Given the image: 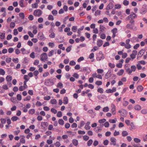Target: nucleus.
<instances>
[{
	"label": "nucleus",
	"mask_w": 147,
	"mask_h": 147,
	"mask_svg": "<svg viewBox=\"0 0 147 147\" xmlns=\"http://www.w3.org/2000/svg\"><path fill=\"white\" fill-rule=\"evenodd\" d=\"M5 74V71L4 70L2 69H0V75H2L3 76Z\"/></svg>",
	"instance_id": "31"
},
{
	"label": "nucleus",
	"mask_w": 147,
	"mask_h": 147,
	"mask_svg": "<svg viewBox=\"0 0 147 147\" xmlns=\"http://www.w3.org/2000/svg\"><path fill=\"white\" fill-rule=\"evenodd\" d=\"M114 7V5L112 3H109L106 7V9L109 10L112 9Z\"/></svg>",
	"instance_id": "8"
},
{
	"label": "nucleus",
	"mask_w": 147,
	"mask_h": 147,
	"mask_svg": "<svg viewBox=\"0 0 147 147\" xmlns=\"http://www.w3.org/2000/svg\"><path fill=\"white\" fill-rule=\"evenodd\" d=\"M117 119H115V120L114 119H111L109 120V121L111 123H115L116 122Z\"/></svg>",
	"instance_id": "53"
},
{
	"label": "nucleus",
	"mask_w": 147,
	"mask_h": 147,
	"mask_svg": "<svg viewBox=\"0 0 147 147\" xmlns=\"http://www.w3.org/2000/svg\"><path fill=\"white\" fill-rule=\"evenodd\" d=\"M94 130L96 132H98L101 131V129L100 128V127H97L95 128Z\"/></svg>",
	"instance_id": "33"
},
{
	"label": "nucleus",
	"mask_w": 147,
	"mask_h": 147,
	"mask_svg": "<svg viewBox=\"0 0 147 147\" xmlns=\"http://www.w3.org/2000/svg\"><path fill=\"white\" fill-rule=\"evenodd\" d=\"M51 111L55 114H56L57 112V110L53 108H52L51 109Z\"/></svg>",
	"instance_id": "58"
},
{
	"label": "nucleus",
	"mask_w": 147,
	"mask_h": 147,
	"mask_svg": "<svg viewBox=\"0 0 147 147\" xmlns=\"http://www.w3.org/2000/svg\"><path fill=\"white\" fill-rule=\"evenodd\" d=\"M0 38L1 40H2L4 39L5 38V33H1L0 32Z\"/></svg>",
	"instance_id": "28"
},
{
	"label": "nucleus",
	"mask_w": 147,
	"mask_h": 147,
	"mask_svg": "<svg viewBox=\"0 0 147 147\" xmlns=\"http://www.w3.org/2000/svg\"><path fill=\"white\" fill-rule=\"evenodd\" d=\"M137 16L134 13H131L128 17L127 20H133L135 18L137 17Z\"/></svg>",
	"instance_id": "2"
},
{
	"label": "nucleus",
	"mask_w": 147,
	"mask_h": 147,
	"mask_svg": "<svg viewBox=\"0 0 147 147\" xmlns=\"http://www.w3.org/2000/svg\"><path fill=\"white\" fill-rule=\"evenodd\" d=\"M49 36L50 38H53L55 36V34L54 32H52L50 35H49Z\"/></svg>",
	"instance_id": "56"
},
{
	"label": "nucleus",
	"mask_w": 147,
	"mask_h": 147,
	"mask_svg": "<svg viewBox=\"0 0 147 147\" xmlns=\"http://www.w3.org/2000/svg\"><path fill=\"white\" fill-rule=\"evenodd\" d=\"M126 28L127 29H131L134 30H136L137 28L134 25L128 24L126 26Z\"/></svg>",
	"instance_id": "7"
},
{
	"label": "nucleus",
	"mask_w": 147,
	"mask_h": 147,
	"mask_svg": "<svg viewBox=\"0 0 147 147\" xmlns=\"http://www.w3.org/2000/svg\"><path fill=\"white\" fill-rule=\"evenodd\" d=\"M103 44V42L101 40H98L97 41V45L99 47H101Z\"/></svg>",
	"instance_id": "15"
},
{
	"label": "nucleus",
	"mask_w": 147,
	"mask_h": 147,
	"mask_svg": "<svg viewBox=\"0 0 147 147\" xmlns=\"http://www.w3.org/2000/svg\"><path fill=\"white\" fill-rule=\"evenodd\" d=\"M48 19L49 20H54L53 17L52 15H49L48 17Z\"/></svg>",
	"instance_id": "62"
},
{
	"label": "nucleus",
	"mask_w": 147,
	"mask_h": 147,
	"mask_svg": "<svg viewBox=\"0 0 147 147\" xmlns=\"http://www.w3.org/2000/svg\"><path fill=\"white\" fill-rule=\"evenodd\" d=\"M32 8H37L38 6V3H36L34 4H32Z\"/></svg>",
	"instance_id": "37"
},
{
	"label": "nucleus",
	"mask_w": 147,
	"mask_h": 147,
	"mask_svg": "<svg viewBox=\"0 0 147 147\" xmlns=\"http://www.w3.org/2000/svg\"><path fill=\"white\" fill-rule=\"evenodd\" d=\"M124 72V70L123 69H121L117 73V75L118 76L122 75Z\"/></svg>",
	"instance_id": "25"
},
{
	"label": "nucleus",
	"mask_w": 147,
	"mask_h": 147,
	"mask_svg": "<svg viewBox=\"0 0 147 147\" xmlns=\"http://www.w3.org/2000/svg\"><path fill=\"white\" fill-rule=\"evenodd\" d=\"M95 84L98 85H101L102 84V82L101 81H97L95 82Z\"/></svg>",
	"instance_id": "49"
},
{
	"label": "nucleus",
	"mask_w": 147,
	"mask_h": 147,
	"mask_svg": "<svg viewBox=\"0 0 147 147\" xmlns=\"http://www.w3.org/2000/svg\"><path fill=\"white\" fill-rule=\"evenodd\" d=\"M93 141L92 140L90 139L87 142V145L88 146H90L92 143Z\"/></svg>",
	"instance_id": "35"
},
{
	"label": "nucleus",
	"mask_w": 147,
	"mask_h": 147,
	"mask_svg": "<svg viewBox=\"0 0 147 147\" xmlns=\"http://www.w3.org/2000/svg\"><path fill=\"white\" fill-rule=\"evenodd\" d=\"M57 116L58 117H61L62 116V113L61 111H58L57 114Z\"/></svg>",
	"instance_id": "54"
},
{
	"label": "nucleus",
	"mask_w": 147,
	"mask_h": 147,
	"mask_svg": "<svg viewBox=\"0 0 147 147\" xmlns=\"http://www.w3.org/2000/svg\"><path fill=\"white\" fill-rule=\"evenodd\" d=\"M112 109L111 112L113 115H115V114L116 107L114 104H112L111 105Z\"/></svg>",
	"instance_id": "9"
},
{
	"label": "nucleus",
	"mask_w": 147,
	"mask_h": 147,
	"mask_svg": "<svg viewBox=\"0 0 147 147\" xmlns=\"http://www.w3.org/2000/svg\"><path fill=\"white\" fill-rule=\"evenodd\" d=\"M24 79L25 80L24 81H26L27 82L29 80V78L28 77V76L27 75H25L24 77Z\"/></svg>",
	"instance_id": "32"
},
{
	"label": "nucleus",
	"mask_w": 147,
	"mask_h": 147,
	"mask_svg": "<svg viewBox=\"0 0 147 147\" xmlns=\"http://www.w3.org/2000/svg\"><path fill=\"white\" fill-rule=\"evenodd\" d=\"M134 140L135 142L137 143H139L141 141L140 139L137 138H134Z\"/></svg>",
	"instance_id": "41"
},
{
	"label": "nucleus",
	"mask_w": 147,
	"mask_h": 147,
	"mask_svg": "<svg viewBox=\"0 0 147 147\" xmlns=\"http://www.w3.org/2000/svg\"><path fill=\"white\" fill-rule=\"evenodd\" d=\"M99 54L98 56L96 57L97 60L100 61L103 60L105 58L103 54H102L101 51L99 52Z\"/></svg>",
	"instance_id": "5"
},
{
	"label": "nucleus",
	"mask_w": 147,
	"mask_h": 147,
	"mask_svg": "<svg viewBox=\"0 0 147 147\" xmlns=\"http://www.w3.org/2000/svg\"><path fill=\"white\" fill-rule=\"evenodd\" d=\"M100 32H103L104 31H105V30L106 29V28L104 27L102 25H100Z\"/></svg>",
	"instance_id": "18"
},
{
	"label": "nucleus",
	"mask_w": 147,
	"mask_h": 147,
	"mask_svg": "<svg viewBox=\"0 0 147 147\" xmlns=\"http://www.w3.org/2000/svg\"><path fill=\"white\" fill-rule=\"evenodd\" d=\"M111 76V71H108L105 75V78L106 79H108Z\"/></svg>",
	"instance_id": "16"
},
{
	"label": "nucleus",
	"mask_w": 147,
	"mask_h": 147,
	"mask_svg": "<svg viewBox=\"0 0 147 147\" xmlns=\"http://www.w3.org/2000/svg\"><path fill=\"white\" fill-rule=\"evenodd\" d=\"M118 112L120 113L121 115L123 117H126L127 115V113L125 109H122L119 110Z\"/></svg>",
	"instance_id": "6"
},
{
	"label": "nucleus",
	"mask_w": 147,
	"mask_h": 147,
	"mask_svg": "<svg viewBox=\"0 0 147 147\" xmlns=\"http://www.w3.org/2000/svg\"><path fill=\"white\" fill-rule=\"evenodd\" d=\"M51 98V96H47L44 97V99L45 100H49Z\"/></svg>",
	"instance_id": "55"
},
{
	"label": "nucleus",
	"mask_w": 147,
	"mask_h": 147,
	"mask_svg": "<svg viewBox=\"0 0 147 147\" xmlns=\"http://www.w3.org/2000/svg\"><path fill=\"white\" fill-rule=\"evenodd\" d=\"M19 119V118L16 116L13 117L11 118V120L13 121H16Z\"/></svg>",
	"instance_id": "26"
},
{
	"label": "nucleus",
	"mask_w": 147,
	"mask_h": 147,
	"mask_svg": "<svg viewBox=\"0 0 147 147\" xmlns=\"http://www.w3.org/2000/svg\"><path fill=\"white\" fill-rule=\"evenodd\" d=\"M72 142L74 146H77L78 143V141L75 139H74L72 140Z\"/></svg>",
	"instance_id": "14"
},
{
	"label": "nucleus",
	"mask_w": 147,
	"mask_h": 147,
	"mask_svg": "<svg viewBox=\"0 0 147 147\" xmlns=\"http://www.w3.org/2000/svg\"><path fill=\"white\" fill-rule=\"evenodd\" d=\"M145 50L144 49H142L138 53L137 57L138 58L141 57L144 54L145 52Z\"/></svg>",
	"instance_id": "10"
},
{
	"label": "nucleus",
	"mask_w": 147,
	"mask_h": 147,
	"mask_svg": "<svg viewBox=\"0 0 147 147\" xmlns=\"http://www.w3.org/2000/svg\"><path fill=\"white\" fill-rule=\"evenodd\" d=\"M109 110V108L108 107H106L103 108L102 111L104 112H107Z\"/></svg>",
	"instance_id": "39"
},
{
	"label": "nucleus",
	"mask_w": 147,
	"mask_h": 147,
	"mask_svg": "<svg viewBox=\"0 0 147 147\" xmlns=\"http://www.w3.org/2000/svg\"><path fill=\"white\" fill-rule=\"evenodd\" d=\"M14 51V49L12 48H9L8 49V51L9 53H11Z\"/></svg>",
	"instance_id": "64"
},
{
	"label": "nucleus",
	"mask_w": 147,
	"mask_h": 147,
	"mask_svg": "<svg viewBox=\"0 0 147 147\" xmlns=\"http://www.w3.org/2000/svg\"><path fill=\"white\" fill-rule=\"evenodd\" d=\"M63 103L65 104H67L68 103V100L67 97H64L63 99Z\"/></svg>",
	"instance_id": "20"
},
{
	"label": "nucleus",
	"mask_w": 147,
	"mask_h": 147,
	"mask_svg": "<svg viewBox=\"0 0 147 147\" xmlns=\"http://www.w3.org/2000/svg\"><path fill=\"white\" fill-rule=\"evenodd\" d=\"M121 6L120 5L117 4L115 5V8L116 9H119L121 8Z\"/></svg>",
	"instance_id": "36"
},
{
	"label": "nucleus",
	"mask_w": 147,
	"mask_h": 147,
	"mask_svg": "<svg viewBox=\"0 0 147 147\" xmlns=\"http://www.w3.org/2000/svg\"><path fill=\"white\" fill-rule=\"evenodd\" d=\"M125 71L128 74H131V69L129 67L125 68Z\"/></svg>",
	"instance_id": "23"
},
{
	"label": "nucleus",
	"mask_w": 147,
	"mask_h": 147,
	"mask_svg": "<svg viewBox=\"0 0 147 147\" xmlns=\"http://www.w3.org/2000/svg\"><path fill=\"white\" fill-rule=\"evenodd\" d=\"M130 125L131 127V128L130 129V130H132L133 129H136V127L134 125V122H131L130 123Z\"/></svg>",
	"instance_id": "12"
},
{
	"label": "nucleus",
	"mask_w": 147,
	"mask_h": 147,
	"mask_svg": "<svg viewBox=\"0 0 147 147\" xmlns=\"http://www.w3.org/2000/svg\"><path fill=\"white\" fill-rule=\"evenodd\" d=\"M128 135V133L127 131H123L122 132V135L123 136H125Z\"/></svg>",
	"instance_id": "43"
},
{
	"label": "nucleus",
	"mask_w": 147,
	"mask_h": 147,
	"mask_svg": "<svg viewBox=\"0 0 147 147\" xmlns=\"http://www.w3.org/2000/svg\"><path fill=\"white\" fill-rule=\"evenodd\" d=\"M52 13L54 16H56L57 14V11L56 10H53L52 11Z\"/></svg>",
	"instance_id": "51"
},
{
	"label": "nucleus",
	"mask_w": 147,
	"mask_h": 147,
	"mask_svg": "<svg viewBox=\"0 0 147 147\" xmlns=\"http://www.w3.org/2000/svg\"><path fill=\"white\" fill-rule=\"evenodd\" d=\"M21 138L20 140V143L23 144H24L25 143V136H21L20 137Z\"/></svg>",
	"instance_id": "13"
},
{
	"label": "nucleus",
	"mask_w": 147,
	"mask_h": 147,
	"mask_svg": "<svg viewBox=\"0 0 147 147\" xmlns=\"http://www.w3.org/2000/svg\"><path fill=\"white\" fill-rule=\"evenodd\" d=\"M84 28V26H82L81 27V28H79L77 31V33L80 34L81 33V30H83Z\"/></svg>",
	"instance_id": "30"
},
{
	"label": "nucleus",
	"mask_w": 147,
	"mask_h": 147,
	"mask_svg": "<svg viewBox=\"0 0 147 147\" xmlns=\"http://www.w3.org/2000/svg\"><path fill=\"white\" fill-rule=\"evenodd\" d=\"M137 89L139 92H141L143 89V87L142 85H139L138 86Z\"/></svg>",
	"instance_id": "21"
},
{
	"label": "nucleus",
	"mask_w": 147,
	"mask_h": 147,
	"mask_svg": "<svg viewBox=\"0 0 147 147\" xmlns=\"http://www.w3.org/2000/svg\"><path fill=\"white\" fill-rule=\"evenodd\" d=\"M76 62L73 60L70 61L69 63V65L71 66L74 65H76Z\"/></svg>",
	"instance_id": "48"
},
{
	"label": "nucleus",
	"mask_w": 147,
	"mask_h": 147,
	"mask_svg": "<svg viewBox=\"0 0 147 147\" xmlns=\"http://www.w3.org/2000/svg\"><path fill=\"white\" fill-rule=\"evenodd\" d=\"M54 50H52L51 51H50L49 53L48 54V56L49 57H51V56H52L54 53Z\"/></svg>",
	"instance_id": "40"
},
{
	"label": "nucleus",
	"mask_w": 147,
	"mask_h": 147,
	"mask_svg": "<svg viewBox=\"0 0 147 147\" xmlns=\"http://www.w3.org/2000/svg\"><path fill=\"white\" fill-rule=\"evenodd\" d=\"M20 17L22 19H23L24 18L25 16L23 13H20L19 14Z\"/></svg>",
	"instance_id": "44"
},
{
	"label": "nucleus",
	"mask_w": 147,
	"mask_h": 147,
	"mask_svg": "<svg viewBox=\"0 0 147 147\" xmlns=\"http://www.w3.org/2000/svg\"><path fill=\"white\" fill-rule=\"evenodd\" d=\"M35 112V110L34 109H31L29 111L28 113L29 114L33 115L34 113Z\"/></svg>",
	"instance_id": "29"
},
{
	"label": "nucleus",
	"mask_w": 147,
	"mask_h": 147,
	"mask_svg": "<svg viewBox=\"0 0 147 147\" xmlns=\"http://www.w3.org/2000/svg\"><path fill=\"white\" fill-rule=\"evenodd\" d=\"M129 104V102L127 101L124 100L123 103V105L125 107L126 106Z\"/></svg>",
	"instance_id": "50"
},
{
	"label": "nucleus",
	"mask_w": 147,
	"mask_h": 147,
	"mask_svg": "<svg viewBox=\"0 0 147 147\" xmlns=\"http://www.w3.org/2000/svg\"><path fill=\"white\" fill-rule=\"evenodd\" d=\"M57 87L59 88H62L63 87V84L61 82H59L57 86Z\"/></svg>",
	"instance_id": "24"
},
{
	"label": "nucleus",
	"mask_w": 147,
	"mask_h": 147,
	"mask_svg": "<svg viewBox=\"0 0 147 147\" xmlns=\"http://www.w3.org/2000/svg\"><path fill=\"white\" fill-rule=\"evenodd\" d=\"M97 92L101 94L103 93V89L102 88H99L97 89Z\"/></svg>",
	"instance_id": "61"
},
{
	"label": "nucleus",
	"mask_w": 147,
	"mask_h": 147,
	"mask_svg": "<svg viewBox=\"0 0 147 147\" xmlns=\"http://www.w3.org/2000/svg\"><path fill=\"white\" fill-rule=\"evenodd\" d=\"M31 98V96H27L26 98L24 100V101H29L30 100Z\"/></svg>",
	"instance_id": "57"
},
{
	"label": "nucleus",
	"mask_w": 147,
	"mask_h": 147,
	"mask_svg": "<svg viewBox=\"0 0 147 147\" xmlns=\"http://www.w3.org/2000/svg\"><path fill=\"white\" fill-rule=\"evenodd\" d=\"M97 71V73L98 74H102L104 72L103 70L102 69H98Z\"/></svg>",
	"instance_id": "47"
},
{
	"label": "nucleus",
	"mask_w": 147,
	"mask_h": 147,
	"mask_svg": "<svg viewBox=\"0 0 147 147\" xmlns=\"http://www.w3.org/2000/svg\"><path fill=\"white\" fill-rule=\"evenodd\" d=\"M129 1L127 0H124L123 2V4L124 5L127 6L129 4Z\"/></svg>",
	"instance_id": "63"
},
{
	"label": "nucleus",
	"mask_w": 147,
	"mask_h": 147,
	"mask_svg": "<svg viewBox=\"0 0 147 147\" xmlns=\"http://www.w3.org/2000/svg\"><path fill=\"white\" fill-rule=\"evenodd\" d=\"M50 103L53 104H55L57 103V101L55 99H52L51 100Z\"/></svg>",
	"instance_id": "42"
},
{
	"label": "nucleus",
	"mask_w": 147,
	"mask_h": 147,
	"mask_svg": "<svg viewBox=\"0 0 147 147\" xmlns=\"http://www.w3.org/2000/svg\"><path fill=\"white\" fill-rule=\"evenodd\" d=\"M38 38L39 40H45L46 38L44 36L43 34L41 32H39L38 35Z\"/></svg>",
	"instance_id": "3"
},
{
	"label": "nucleus",
	"mask_w": 147,
	"mask_h": 147,
	"mask_svg": "<svg viewBox=\"0 0 147 147\" xmlns=\"http://www.w3.org/2000/svg\"><path fill=\"white\" fill-rule=\"evenodd\" d=\"M47 55L46 53H43L41 55L40 60L45 61L47 59Z\"/></svg>",
	"instance_id": "4"
},
{
	"label": "nucleus",
	"mask_w": 147,
	"mask_h": 147,
	"mask_svg": "<svg viewBox=\"0 0 147 147\" xmlns=\"http://www.w3.org/2000/svg\"><path fill=\"white\" fill-rule=\"evenodd\" d=\"M6 79L7 82H11L12 79V77L10 75L7 76L6 77Z\"/></svg>",
	"instance_id": "19"
},
{
	"label": "nucleus",
	"mask_w": 147,
	"mask_h": 147,
	"mask_svg": "<svg viewBox=\"0 0 147 147\" xmlns=\"http://www.w3.org/2000/svg\"><path fill=\"white\" fill-rule=\"evenodd\" d=\"M58 123L59 124L63 125L64 124V121L62 119H60L58 121Z\"/></svg>",
	"instance_id": "38"
},
{
	"label": "nucleus",
	"mask_w": 147,
	"mask_h": 147,
	"mask_svg": "<svg viewBox=\"0 0 147 147\" xmlns=\"http://www.w3.org/2000/svg\"><path fill=\"white\" fill-rule=\"evenodd\" d=\"M142 113L143 114H147V109H144L141 111Z\"/></svg>",
	"instance_id": "45"
},
{
	"label": "nucleus",
	"mask_w": 147,
	"mask_h": 147,
	"mask_svg": "<svg viewBox=\"0 0 147 147\" xmlns=\"http://www.w3.org/2000/svg\"><path fill=\"white\" fill-rule=\"evenodd\" d=\"M125 48L126 49H129L131 47V46L129 43L125 44Z\"/></svg>",
	"instance_id": "34"
},
{
	"label": "nucleus",
	"mask_w": 147,
	"mask_h": 147,
	"mask_svg": "<svg viewBox=\"0 0 147 147\" xmlns=\"http://www.w3.org/2000/svg\"><path fill=\"white\" fill-rule=\"evenodd\" d=\"M77 27L76 26H73L71 28L72 30L74 32H76L77 30Z\"/></svg>",
	"instance_id": "46"
},
{
	"label": "nucleus",
	"mask_w": 147,
	"mask_h": 147,
	"mask_svg": "<svg viewBox=\"0 0 147 147\" xmlns=\"http://www.w3.org/2000/svg\"><path fill=\"white\" fill-rule=\"evenodd\" d=\"M15 26V23L14 22H11L10 24V27L11 28H14Z\"/></svg>",
	"instance_id": "59"
},
{
	"label": "nucleus",
	"mask_w": 147,
	"mask_h": 147,
	"mask_svg": "<svg viewBox=\"0 0 147 147\" xmlns=\"http://www.w3.org/2000/svg\"><path fill=\"white\" fill-rule=\"evenodd\" d=\"M101 13V11L97 10L95 12V15L97 16H98L100 15Z\"/></svg>",
	"instance_id": "27"
},
{
	"label": "nucleus",
	"mask_w": 147,
	"mask_h": 147,
	"mask_svg": "<svg viewBox=\"0 0 147 147\" xmlns=\"http://www.w3.org/2000/svg\"><path fill=\"white\" fill-rule=\"evenodd\" d=\"M111 144L115 146L116 144V139L114 137H112L110 138Z\"/></svg>",
	"instance_id": "11"
},
{
	"label": "nucleus",
	"mask_w": 147,
	"mask_h": 147,
	"mask_svg": "<svg viewBox=\"0 0 147 147\" xmlns=\"http://www.w3.org/2000/svg\"><path fill=\"white\" fill-rule=\"evenodd\" d=\"M42 13V11L40 9L35 10L33 13V15L35 16L40 17Z\"/></svg>",
	"instance_id": "1"
},
{
	"label": "nucleus",
	"mask_w": 147,
	"mask_h": 147,
	"mask_svg": "<svg viewBox=\"0 0 147 147\" xmlns=\"http://www.w3.org/2000/svg\"><path fill=\"white\" fill-rule=\"evenodd\" d=\"M131 73L133 71H136V67L134 65H131Z\"/></svg>",
	"instance_id": "22"
},
{
	"label": "nucleus",
	"mask_w": 147,
	"mask_h": 147,
	"mask_svg": "<svg viewBox=\"0 0 147 147\" xmlns=\"http://www.w3.org/2000/svg\"><path fill=\"white\" fill-rule=\"evenodd\" d=\"M17 99L19 100H20L22 99V96L20 94H18L17 95Z\"/></svg>",
	"instance_id": "60"
},
{
	"label": "nucleus",
	"mask_w": 147,
	"mask_h": 147,
	"mask_svg": "<svg viewBox=\"0 0 147 147\" xmlns=\"http://www.w3.org/2000/svg\"><path fill=\"white\" fill-rule=\"evenodd\" d=\"M134 108L136 110L139 111L141 109V107L139 105H137L134 106Z\"/></svg>",
	"instance_id": "17"
},
{
	"label": "nucleus",
	"mask_w": 147,
	"mask_h": 147,
	"mask_svg": "<svg viewBox=\"0 0 147 147\" xmlns=\"http://www.w3.org/2000/svg\"><path fill=\"white\" fill-rule=\"evenodd\" d=\"M89 136L86 135H85L83 136V139L86 141H87L89 139Z\"/></svg>",
	"instance_id": "52"
}]
</instances>
